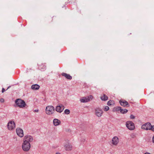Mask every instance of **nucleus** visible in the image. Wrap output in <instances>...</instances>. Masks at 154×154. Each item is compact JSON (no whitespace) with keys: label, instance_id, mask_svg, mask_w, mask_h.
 <instances>
[{"label":"nucleus","instance_id":"412c9836","mask_svg":"<svg viewBox=\"0 0 154 154\" xmlns=\"http://www.w3.org/2000/svg\"><path fill=\"white\" fill-rule=\"evenodd\" d=\"M64 112L65 114H69L70 112V111L68 109H66L64 110Z\"/></svg>","mask_w":154,"mask_h":154},{"label":"nucleus","instance_id":"72a5a7b5","mask_svg":"<svg viewBox=\"0 0 154 154\" xmlns=\"http://www.w3.org/2000/svg\"><path fill=\"white\" fill-rule=\"evenodd\" d=\"M55 154H60V153H56Z\"/></svg>","mask_w":154,"mask_h":154},{"label":"nucleus","instance_id":"b1692460","mask_svg":"<svg viewBox=\"0 0 154 154\" xmlns=\"http://www.w3.org/2000/svg\"><path fill=\"white\" fill-rule=\"evenodd\" d=\"M112 102V101L109 100L108 102L107 105L109 106H111L112 105V103H111Z\"/></svg>","mask_w":154,"mask_h":154},{"label":"nucleus","instance_id":"a211bd4d","mask_svg":"<svg viewBox=\"0 0 154 154\" xmlns=\"http://www.w3.org/2000/svg\"><path fill=\"white\" fill-rule=\"evenodd\" d=\"M39 68L42 71H43L45 70L46 69V66L45 65L42 64L40 65L39 67Z\"/></svg>","mask_w":154,"mask_h":154},{"label":"nucleus","instance_id":"c756f323","mask_svg":"<svg viewBox=\"0 0 154 154\" xmlns=\"http://www.w3.org/2000/svg\"><path fill=\"white\" fill-rule=\"evenodd\" d=\"M34 112H38V109H35L34 110Z\"/></svg>","mask_w":154,"mask_h":154},{"label":"nucleus","instance_id":"aec40b11","mask_svg":"<svg viewBox=\"0 0 154 154\" xmlns=\"http://www.w3.org/2000/svg\"><path fill=\"white\" fill-rule=\"evenodd\" d=\"M128 112V110L126 109H121L120 111V112L122 114H125L126 113Z\"/></svg>","mask_w":154,"mask_h":154},{"label":"nucleus","instance_id":"20e7f679","mask_svg":"<svg viewBox=\"0 0 154 154\" xmlns=\"http://www.w3.org/2000/svg\"><path fill=\"white\" fill-rule=\"evenodd\" d=\"M127 128L130 130H133L135 128L134 124L131 121H128L126 123Z\"/></svg>","mask_w":154,"mask_h":154},{"label":"nucleus","instance_id":"f03ea898","mask_svg":"<svg viewBox=\"0 0 154 154\" xmlns=\"http://www.w3.org/2000/svg\"><path fill=\"white\" fill-rule=\"evenodd\" d=\"M22 149L25 152L28 151L31 147V145L29 143H26L23 141L22 145Z\"/></svg>","mask_w":154,"mask_h":154},{"label":"nucleus","instance_id":"cd10ccee","mask_svg":"<svg viewBox=\"0 0 154 154\" xmlns=\"http://www.w3.org/2000/svg\"><path fill=\"white\" fill-rule=\"evenodd\" d=\"M5 91V89L4 88H2V92L4 93Z\"/></svg>","mask_w":154,"mask_h":154},{"label":"nucleus","instance_id":"ddd939ff","mask_svg":"<svg viewBox=\"0 0 154 154\" xmlns=\"http://www.w3.org/2000/svg\"><path fill=\"white\" fill-rule=\"evenodd\" d=\"M119 103L120 105L123 106H129V105L128 103V102L125 100H120L119 101Z\"/></svg>","mask_w":154,"mask_h":154},{"label":"nucleus","instance_id":"473e14b6","mask_svg":"<svg viewBox=\"0 0 154 154\" xmlns=\"http://www.w3.org/2000/svg\"><path fill=\"white\" fill-rule=\"evenodd\" d=\"M10 87H11V86H8L6 90H7Z\"/></svg>","mask_w":154,"mask_h":154},{"label":"nucleus","instance_id":"9d476101","mask_svg":"<svg viewBox=\"0 0 154 154\" xmlns=\"http://www.w3.org/2000/svg\"><path fill=\"white\" fill-rule=\"evenodd\" d=\"M16 131L17 135L19 137H23L24 135L22 129L20 128H17L16 129Z\"/></svg>","mask_w":154,"mask_h":154},{"label":"nucleus","instance_id":"423d86ee","mask_svg":"<svg viewBox=\"0 0 154 154\" xmlns=\"http://www.w3.org/2000/svg\"><path fill=\"white\" fill-rule=\"evenodd\" d=\"M95 114L96 115L99 117H100L103 112V110L100 108H97L95 109Z\"/></svg>","mask_w":154,"mask_h":154},{"label":"nucleus","instance_id":"0eeeda50","mask_svg":"<svg viewBox=\"0 0 154 154\" xmlns=\"http://www.w3.org/2000/svg\"><path fill=\"white\" fill-rule=\"evenodd\" d=\"M33 140V138L32 136L29 135H26L24 136L23 141L30 143Z\"/></svg>","mask_w":154,"mask_h":154},{"label":"nucleus","instance_id":"7c9ffc66","mask_svg":"<svg viewBox=\"0 0 154 154\" xmlns=\"http://www.w3.org/2000/svg\"><path fill=\"white\" fill-rule=\"evenodd\" d=\"M152 142L154 143V135L152 137Z\"/></svg>","mask_w":154,"mask_h":154},{"label":"nucleus","instance_id":"f8f14e48","mask_svg":"<svg viewBox=\"0 0 154 154\" xmlns=\"http://www.w3.org/2000/svg\"><path fill=\"white\" fill-rule=\"evenodd\" d=\"M112 144L114 145H116L119 142V139L116 136L114 137L112 139Z\"/></svg>","mask_w":154,"mask_h":154},{"label":"nucleus","instance_id":"bb28decb","mask_svg":"<svg viewBox=\"0 0 154 154\" xmlns=\"http://www.w3.org/2000/svg\"><path fill=\"white\" fill-rule=\"evenodd\" d=\"M0 101L2 103H3L4 102V100L3 98H1L0 100Z\"/></svg>","mask_w":154,"mask_h":154},{"label":"nucleus","instance_id":"6ab92c4d","mask_svg":"<svg viewBox=\"0 0 154 154\" xmlns=\"http://www.w3.org/2000/svg\"><path fill=\"white\" fill-rule=\"evenodd\" d=\"M100 99L102 100L106 101L108 99V97L106 95L103 94V96L100 97Z\"/></svg>","mask_w":154,"mask_h":154},{"label":"nucleus","instance_id":"6e6552de","mask_svg":"<svg viewBox=\"0 0 154 154\" xmlns=\"http://www.w3.org/2000/svg\"><path fill=\"white\" fill-rule=\"evenodd\" d=\"M15 127L14 122L13 121H10L8 124V128L9 130H12Z\"/></svg>","mask_w":154,"mask_h":154},{"label":"nucleus","instance_id":"f257e3e1","mask_svg":"<svg viewBox=\"0 0 154 154\" xmlns=\"http://www.w3.org/2000/svg\"><path fill=\"white\" fill-rule=\"evenodd\" d=\"M15 103L16 106L20 108H23L26 105L25 102L20 99H18L15 101Z\"/></svg>","mask_w":154,"mask_h":154},{"label":"nucleus","instance_id":"9b49d317","mask_svg":"<svg viewBox=\"0 0 154 154\" xmlns=\"http://www.w3.org/2000/svg\"><path fill=\"white\" fill-rule=\"evenodd\" d=\"M64 109V106L63 105L61 104L56 106L55 110L56 111L59 113L61 112Z\"/></svg>","mask_w":154,"mask_h":154},{"label":"nucleus","instance_id":"39448f33","mask_svg":"<svg viewBox=\"0 0 154 154\" xmlns=\"http://www.w3.org/2000/svg\"><path fill=\"white\" fill-rule=\"evenodd\" d=\"M93 98L92 95H90L87 97H83L80 99L81 103H87L90 101Z\"/></svg>","mask_w":154,"mask_h":154},{"label":"nucleus","instance_id":"5701e85b","mask_svg":"<svg viewBox=\"0 0 154 154\" xmlns=\"http://www.w3.org/2000/svg\"><path fill=\"white\" fill-rule=\"evenodd\" d=\"M121 109H122V108L121 107L118 106L116 108V110L117 111H120Z\"/></svg>","mask_w":154,"mask_h":154},{"label":"nucleus","instance_id":"393cba45","mask_svg":"<svg viewBox=\"0 0 154 154\" xmlns=\"http://www.w3.org/2000/svg\"><path fill=\"white\" fill-rule=\"evenodd\" d=\"M130 118L131 119H133L135 118V116H134V115H130Z\"/></svg>","mask_w":154,"mask_h":154},{"label":"nucleus","instance_id":"a878e982","mask_svg":"<svg viewBox=\"0 0 154 154\" xmlns=\"http://www.w3.org/2000/svg\"><path fill=\"white\" fill-rule=\"evenodd\" d=\"M150 130H151L152 131H154V126H152V125L151 126V129Z\"/></svg>","mask_w":154,"mask_h":154},{"label":"nucleus","instance_id":"2eb2a0df","mask_svg":"<svg viewBox=\"0 0 154 154\" xmlns=\"http://www.w3.org/2000/svg\"><path fill=\"white\" fill-rule=\"evenodd\" d=\"M61 75L65 77L66 79L69 80H71L72 79V77L69 74H67L65 73H62Z\"/></svg>","mask_w":154,"mask_h":154},{"label":"nucleus","instance_id":"7ed1b4c3","mask_svg":"<svg viewBox=\"0 0 154 154\" xmlns=\"http://www.w3.org/2000/svg\"><path fill=\"white\" fill-rule=\"evenodd\" d=\"M54 108L53 106H48L46 108V113L48 115H51L54 113Z\"/></svg>","mask_w":154,"mask_h":154},{"label":"nucleus","instance_id":"2f4dec72","mask_svg":"<svg viewBox=\"0 0 154 154\" xmlns=\"http://www.w3.org/2000/svg\"><path fill=\"white\" fill-rule=\"evenodd\" d=\"M144 154H151L150 153H149V152H146L145 153H144Z\"/></svg>","mask_w":154,"mask_h":154},{"label":"nucleus","instance_id":"c85d7f7f","mask_svg":"<svg viewBox=\"0 0 154 154\" xmlns=\"http://www.w3.org/2000/svg\"><path fill=\"white\" fill-rule=\"evenodd\" d=\"M131 137L133 138L135 137V135L134 134H132L131 135Z\"/></svg>","mask_w":154,"mask_h":154},{"label":"nucleus","instance_id":"4be33fe9","mask_svg":"<svg viewBox=\"0 0 154 154\" xmlns=\"http://www.w3.org/2000/svg\"><path fill=\"white\" fill-rule=\"evenodd\" d=\"M109 109V107L108 106H106L104 108V110L107 111Z\"/></svg>","mask_w":154,"mask_h":154},{"label":"nucleus","instance_id":"dca6fc26","mask_svg":"<svg viewBox=\"0 0 154 154\" xmlns=\"http://www.w3.org/2000/svg\"><path fill=\"white\" fill-rule=\"evenodd\" d=\"M53 123L54 125L55 126L59 125L60 123V121L57 119H54L53 120Z\"/></svg>","mask_w":154,"mask_h":154},{"label":"nucleus","instance_id":"4468645a","mask_svg":"<svg viewBox=\"0 0 154 154\" xmlns=\"http://www.w3.org/2000/svg\"><path fill=\"white\" fill-rule=\"evenodd\" d=\"M65 149L66 151H70L72 149V146L71 144L68 143L64 146Z\"/></svg>","mask_w":154,"mask_h":154},{"label":"nucleus","instance_id":"f3484780","mask_svg":"<svg viewBox=\"0 0 154 154\" xmlns=\"http://www.w3.org/2000/svg\"><path fill=\"white\" fill-rule=\"evenodd\" d=\"M40 86L38 84L33 85L31 86V88L33 90H36L39 89Z\"/></svg>","mask_w":154,"mask_h":154},{"label":"nucleus","instance_id":"1a4fd4ad","mask_svg":"<svg viewBox=\"0 0 154 154\" xmlns=\"http://www.w3.org/2000/svg\"><path fill=\"white\" fill-rule=\"evenodd\" d=\"M152 125L150 123L147 122L142 126L141 128L142 129L145 130H149L151 129V127Z\"/></svg>","mask_w":154,"mask_h":154}]
</instances>
